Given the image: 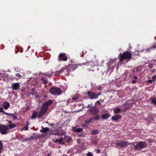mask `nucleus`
<instances>
[{
  "mask_svg": "<svg viewBox=\"0 0 156 156\" xmlns=\"http://www.w3.org/2000/svg\"><path fill=\"white\" fill-rule=\"evenodd\" d=\"M52 103V101L50 100L43 104L42 108L39 111L38 117H41L46 113L48 109L49 106Z\"/></svg>",
  "mask_w": 156,
  "mask_h": 156,
  "instance_id": "1",
  "label": "nucleus"
},
{
  "mask_svg": "<svg viewBox=\"0 0 156 156\" xmlns=\"http://www.w3.org/2000/svg\"><path fill=\"white\" fill-rule=\"evenodd\" d=\"M132 54L128 51L124 52L122 54L119 55V61L122 62L124 60H126L127 62L131 59Z\"/></svg>",
  "mask_w": 156,
  "mask_h": 156,
  "instance_id": "2",
  "label": "nucleus"
},
{
  "mask_svg": "<svg viewBox=\"0 0 156 156\" xmlns=\"http://www.w3.org/2000/svg\"><path fill=\"white\" fill-rule=\"evenodd\" d=\"M49 91L52 95H55L56 94L58 95L62 93V91L61 89L58 87H53L49 90Z\"/></svg>",
  "mask_w": 156,
  "mask_h": 156,
  "instance_id": "3",
  "label": "nucleus"
},
{
  "mask_svg": "<svg viewBox=\"0 0 156 156\" xmlns=\"http://www.w3.org/2000/svg\"><path fill=\"white\" fill-rule=\"evenodd\" d=\"M87 95L89 98L91 99H97L99 96L101 94L100 92H94L91 91H89L87 93Z\"/></svg>",
  "mask_w": 156,
  "mask_h": 156,
  "instance_id": "4",
  "label": "nucleus"
},
{
  "mask_svg": "<svg viewBox=\"0 0 156 156\" xmlns=\"http://www.w3.org/2000/svg\"><path fill=\"white\" fill-rule=\"evenodd\" d=\"M147 144L145 141H140L137 143L136 145H134L135 149L136 150H141L146 147Z\"/></svg>",
  "mask_w": 156,
  "mask_h": 156,
  "instance_id": "5",
  "label": "nucleus"
},
{
  "mask_svg": "<svg viewBox=\"0 0 156 156\" xmlns=\"http://www.w3.org/2000/svg\"><path fill=\"white\" fill-rule=\"evenodd\" d=\"M88 112H89L90 114L93 115H97L99 112V109L95 106H93L89 109L88 110Z\"/></svg>",
  "mask_w": 156,
  "mask_h": 156,
  "instance_id": "6",
  "label": "nucleus"
},
{
  "mask_svg": "<svg viewBox=\"0 0 156 156\" xmlns=\"http://www.w3.org/2000/svg\"><path fill=\"white\" fill-rule=\"evenodd\" d=\"M8 127L6 125H0V132L2 134H6L7 133Z\"/></svg>",
  "mask_w": 156,
  "mask_h": 156,
  "instance_id": "7",
  "label": "nucleus"
},
{
  "mask_svg": "<svg viewBox=\"0 0 156 156\" xmlns=\"http://www.w3.org/2000/svg\"><path fill=\"white\" fill-rule=\"evenodd\" d=\"M68 59L67 57L64 53H60L58 56V59L59 62L63 61H66Z\"/></svg>",
  "mask_w": 156,
  "mask_h": 156,
  "instance_id": "8",
  "label": "nucleus"
},
{
  "mask_svg": "<svg viewBox=\"0 0 156 156\" xmlns=\"http://www.w3.org/2000/svg\"><path fill=\"white\" fill-rule=\"evenodd\" d=\"M115 144L116 146H119L121 148L124 147L129 145L128 142L126 141H122L116 143Z\"/></svg>",
  "mask_w": 156,
  "mask_h": 156,
  "instance_id": "9",
  "label": "nucleus"
},
{
  "mask_svg": "<svg viewBox=\"0 0 156 156\" xmlns=\"http://www.w3.org/2000/svg\"><path fill=\"white\" fill-rule=\"evenodd\" d=\"M83 65L87 66H90L91 68L94 66V65L92 61H87L85 62L80 63L79 64V65L80 66H81Z\"/></svg>",
  "mask_w": 156,
  "mask_h": 156,
  "instance_id": "10",
  "label": "nucleus"
},
{
  "mask_svg": "<svg viewBox=\"0 0 156 156\" xmlns=\"http://www.w3.org/2000/svg\"><path fill=\"white\" fill-rule=\"evenodd\" d=\"M116 60V59H111L109 61L108 64L110 68L113 69L115 67L116 64L115 62Z\"/></svg>",
  "mask_w": 156,
  "mask_h": 156,
  "instance_id": "11",
  "label": "nucleus"
},
{
  "mask_svg": "<svg viewBox=\"0 0 156 156\" xmlns=\"http://www.w3.org/2000/svg\"><path fill=\"white\" fill-rule=\"evenodd\" d=\"M76 65H69L67 67V72H68L69 73H70V71H73L76 69Z\"/></svg>",
  "mask_w": 156,
  "mask_h": 156,
  "instance_id": "12",
  "label": "nucleus"
},
{
  "mask_svg": "<svg viewBox=\"0 0 156 156\" xmlns=\"http://www.w3.org/2000/svg\"><path fill=\"white\" fill-rule=\"evenodd\" d=\"M93 119V118L91 117L89 120H86L84 121V126L86 127H88L89 124L91 123V121Z\"/></svg>",
  "mask_w": 156,
  "mask_h": 156,
  "instance_id": "13",
  "label": "nucleus"
},
{
  "mask_svg": "<svg viewBox=\"0 0 156 156\" xmlns=\"http://www.w3.org/2000/svg\"><path fill=\"white\" fill-rule=\"evenodd\" d=\"M101 116L102 119L103 120L106 119L110 117V115L108 113H106L105 114H101Z\"/></svg>",
  "mask_w": 156,
  "mask_h": 156,
  "instance_id": "14",
  "label": "nucleus"
},
{
  "mask_svg": "<svg viewBox=\"0 0 156 156\" xmlns=\"http://www.w3.org/2000/svg\"><path fill=\"white\" fill-rule=\"evenodd\" d=\"M20 84L17 83H13L12 85V88L13 90H17L20 87Z\"/></svg>",
  "mask_w": 156,
  "mask_h": 156,
  "instance_id": "15",
  "label": "nucleus"
},
{
  "mask_svg": "<svg viewBox=\"0 0 156 156\" xmlns=\"http://www.w3.org/2000/svg\"><path fill=\"white\" fill-rule=\"evenodd\" d=\"M39 114V112L38 113L36 111H34L33 112L32 115L31 116V119H34L36 118L37 117L38 118H40L41 117H38V115Z\"/></svg>",
  "mask_w": 156,
  "mask_h": 156,
  "instance_id": "16",
  "label": "nucleus"
},
{
  "mask_svg": "<svg viewBox=\"0 0 156 156\" xmlns=\"http://www.w3.org/2000/svg\"><path fill=\"white\" fill-rule=\"evenodd\" d=\"M72 129L74 132H76V133H78L82 132L83 130L82 128H76V127H73Z\"/></svg>",
  "mask_w": 156,
  "mask_h": 156,
  "instance_id": "17",
  "label": "nucleus"
},
{
  "mask_svg": "<svg viewBox=\"0 0 156 156\" xmlns=\"http://www.w3.org/2000/svg\"><path fill=\"white\" fill-rule=\"evenodd\" d=\"M2 106L5 109L7 110L9 107L10 105L9 103L7 101L3 103Z\"/></svg>",
  "mask_w": 156,
  "mask_h": 156,
  "instance_id": "18",
  "label": "nucleus"
},
{
  "mask_svg": "<svg viewBox=\"0 0 156 156\" xmlns=\"http://www.w3.org/2000/svg\"><path fill=\"white\" fill-rule=\"evenodd\" d=\"M4 114L8 116H12L14 119H17V116L16 115H15L14 113H8L5 112Z\"/></svg>",
  "mask_w": 156,
  "mask_h": 156,
  "instance_id": "19",
  "label": "nucleus"
},
{
  "mask_svg": "<svg viewBox=\"0 0 156 156\" xmlns=\"http://www.w3.org/2000/svg\"><path fill=\"white\" fill-rule=\"evenodd\" d=\"M121 116L120 115H115L114 116L112 117L111 119L114 120L115 121H116L119 118H121Z\"/></svg>",
  "mask_w": 156,
  "mask_h": 156,
  "instance_id": "20",
  "label": "nucleus"
},
{
  "mask_svg": "<svg viewBox=\"0 0 156 156\" xmlns=\"http://www.w3.org/2000/svg\"><path fill=\"white\" fill-rule=\"evenodd\" d=\"M42 129L40 130V132L42 133H45L49 131V129L48 128H44L43 126H41Z\"/></svg>",
  "mask_w": 156,
  "mask_h": 156,
  "instance_id": "21",
  "label": "nucleus"
},
{
  "mask_svg": "<svg viewBox=\"0 0 156 156\" xmlns=\"http://www.w3.org/2000/svg\"><path fill=\"white\" fill-rule=\"evenodd\" d=\"M41 80L42 81V83L45 85H46L48 81V79L45 77H42L41 78Z\"/></svg>",
  "mask_w": 156,
  "mask_h": 156,
  "instance_id": "22",
  "label": "nucleus"
},
{
  "mask_svg": "<svg viewBox=\"0 0 156 156\" xmlns=\"http://www.w3.org/2000/svg\"><path fill=\"white\" fill-rule=\"evenodd\" d=\"M90 133L92 135L97 134L99 133V131L97 129H93L91 131Z\"/></svg>",
  "mask_w": 156,
  "mask_h": 156,
  "instance_id": "23",
  "label": "nucleus"
},
{
  "mask_svg": "<svg viewBox=\"0 0 156 156\" xmlns=\"http://www.w3.org/2000/svg\"><path fill=\"white\" fill-rule=\"evenodd\" d=\"M114 112L115 113L117 114L121 112L120 109L118 108H115L113 110Z\"/></svg>",
  "mask_w": 156,
  "mask_h": 156,
  "instance_id": "24",
  "label": "nucleus"
},
{
  "mask_svg": "<svg viewBox=\"0 0 156 156\" xmlns=\"http://www.w3.org/2000/svg\"><path fill=\"white\" fill-rule=\"evenodd\" d=\"M7 126L8 127V129H11L13 128H15L16 127V124L12 123L11 124L8 125Z\"/></svg>",
  "mask_w": 156,
  "mask_h": 156,
  "instance_id": "25",
  "label": "nucleus"
},
{
  "mask_svg": "<svg viewBox=\"0 0 156 156\" xmlns=\"http://www.w3.org/2000/svg\"><path fill=\"white\" fill-rule=\"evenodd\" d=\"M63 140V139L62 138H60L59 139H56L55 141V143L58 142L59 144H64V143L62 142V141Z\"/></svg>",
  "mask_w": 156,
  "mask_h": 156,
  "instance_id": "26",
  "label": "nucleus"
},
{
  "mask_svg": "<svg viewBox=\"0 0 156 156\" xmlns=\"http://www.w3.org/2000/svg\"><path fill=\"white\" fill-rule=\"evenodd\" d=\"M30 94L33 95H36L37 94V91L34 88H32L31 90V92L30 93Z\"/></svg>",
  "mask_w": 156,
  "mask_h": 156,
  "instance_id": "27",
  "label": "nucleus"
},
{
  "mask_svg": "<svg viewBox=\"0 0 156 156\" xmlns=\"http://www.w3.org/2000/svg\"><path fill=\"white\" fill-rule=\"evenodd\" d=\"M125 105H126V106L123 109V111L125 112L126 111L127 109H129V106H132V104H129V105H127L126 104H125Z\"/></svg>",
  "mask_w": 156,
  "mask_h": 156,
  "instance_id": "28",
  "label": "nucleus"
},
{
  "mask_svg": "<svg viewBox=\"0 0 156 156\" xmlns=\"http://www.w3.org/2000/svg\"><path fill=\"white\" fill-rule=\"evenodd\" d=\"M150 99L152 103L156 105V97L155 98H152L151 97V98Z\"/></svg>",
  "mask_w": 156,
  "mask_h": 156,
  "instance_id": "29",
  "label": "nucleus"
},
{
  "mask_svg": "<svg viewBox=\"0 0 156 156\" xmlns=\"http://www.w3.org/2000/svg\"><path fill=\"white\" fill-rule=\"evenodd\" d=\"M95 116L92 117L93 118V119L94 120H99V118L100 117V116L98 114L96 115Z\"/></svg>",
  "mask_w": 156,
  "mask_h": 156,
  "instance_id": "30",
  "label": "nucleus"
},
{
  "mask_svg": "<svg viewBox=\"0 0 156 156\" xmlns=\"http://www.w3.org/2000/svg\"><path fill=\"white\" fill-rule=\"evenodd\" d=\"M29 124V121H27V123L24 128V129H25V130H27L28 129Z\"/></svg>",
  "mask_w": 156,
  "mask_h": 156,
  "instance_id": "31",
  "label": "nucleus"
},
{
  "mask_svg": "<svg viewBox=\"0 0 156 156\" xmlns=\"http://www.w3.org/2000/svg\"><path fill=\"white\" fill-rule=\"evenodd\" d=\"M3 147V143L2 142V141L0 140V154L1 153V151Z\"/></svg>",
  "mask_w": 156,
  "mask_h": 156,
  "instance_id": "32",
  "label": "nucleus"
},
{
  "mask_svg": "<svg viewBox=\"0 0 156 156\" xmlns=\"http://www.w3.org/2000/svg\"><path fill=\"white\" fill-rule=\"evenodd\" d=\"M78 98V97L77 96H74L72 99V100L73 101H77Z\"/></svg>",
  "mask_w": 156,
  "mask_h": 156,
  "instance_id": "33",
  "label": "nucleus"
},
{
  "mask_svg": "<svg viewBox=\"0 0 156 156\" xmlns=\"http://www.w3.org/2000/svg\"><path fill=\"white\" fill-rule=\"evenodd\" d=\"M77 135L79 136V137H83L84 136V134H83V133H82L79 134H77Z\"/></svg>",
  "mask_w": 156,
  "mask_h": 156,
  "instance_id": "34",
  "label": "nucleus"
},
{
  "mask_svg": "<svg viewBox=\"0 0 156 156\" xmlns=\"http://www.w3.org/2000/svg\"><path fill=\"white\" fill-rule=\"evenodd\" d=\"M65 69H66L65 68L63 67V68H62L59 70V71L60 73L61 72L64 71H65Z\"/></svg>",
  "mask_w": 156,
  "mask_h": 156,
  "instance_id": "35",
  "label": "nucleus"
},
{
  "mask_svg": "<svg viewBox=\"0 0 156 156\" xmlns=\"http://www.w3.org/2000/svg\"><path fill=\"white\" fill-rule=\"evenodd\" d=\"M0 112H2L5 113V112L3 111V108L2 107H0Z\"/></svg>",
  "mask_w": 156,
  "mask_h": 156,
  "instance_id": "36",
  "label": "nucleus"
},
{
  "mask_svg": "<svg viewBox=\"0 0 156 156\" xmlns=\"http://www.w3.org/2000/svg\"><path fill=\"white\" fill-rule=\"evenodd\" d=\"M87 154V156H93L92 154L90 152H88Z\"/></svg>",
  "mask_w": 156,
  "mask_h": 156,
  "instance_id": "37",
  "label": "nucleus"
},
{
  "mask_svg": "<svg viewBox=\"0 0 156 156\" xmlns=\"http://www.w3.org/2000/svg\"><path fill=\"white\" fill-rule=\"evenodd\" d=\"M71 138H70V137H68L67 140V141L68 142H69L71 141Z\"/></svg>",
  "mask_w": 156,
  "mask_h": 156,
  "instance_id": "38",
  "label": "nucleus"
},
{
  "mask_svg": "<svg viewBox=\"0 0 156 156\" xmlns=\"http://www.w3.org/2000/svg\"><path fill=\"white\" fill-rule=\"evenodd\" d=\"M16 76L17 77H22V76L19 73H17L16 74Z\"/></svg>",
  "mask_w": 156,
  "mask_h": 156,
  "instance_id": "39",
  "label": "nucleus"
},
{
  "mask_svg": "<svg viewBox=\"0 0 156 156\" xmlns=\"http://www.w3.org/2000/svg\"><path fill=\"white\" fill-rule=\"evenodd\" d=\"M156 78V76L154 75L152 77V80L154 81H155Z\"/></svg>",
  "mask_w": 156,
  "mask_h": 156,
  "instance_id": "40",
  "label": "nucleus"
},
{
  "mask_svg": "<svg viewBox=\"0 0 156 156\" xmlns=\"http://www.w3.org/2000/svg\"><path fill=\"white\" fill-rule=\"evenodd\" d=\"M60 73L59 72V71H57L55 73V75H58Z\"/></svg>",
  "mask_w": 156,
  "mask_h": 156,
  "instance_id": "41",
  "label": "nucleus"
},
{
  "mask_svg": "<svg viewBox=\"0 0 156 156\" xmlns=\"http://www.w3.org/2000/svg\"><path fill=\"white\" fill-rule=\"evenodd\" d=\"M153 81H154L152 80H150L148 81V83H152Z\"/></svg>",
  "mask_w": 156,
  "mask_h": 156,
  "instance_id": "42",
  "label": "nucleus"
},
{
  "mask_svg": "<svg viewBox=\"0 0 156 156\" xmlns=\"http://www.w3.org/2000/svg\"><path fill=\"white\" fill-rule=\"evenodd\" d=\"M136 82V80H132V83H133V84H134V83H135Z\"/></svg>",
  "mask_w": 156,
  "mask_h": 156,
  "instance_id": "43",
  "label": "nucleus"
},
{
  "mask_svg": "<svg viewBox=\"0 0 156 156\" xmlns=\"http://www.w3.org/2000/svg\"><path fill=\"white\" fill-rule=\"evenodd\" d=\"M96 152L97 153H99L100 152V150L99 149H97L96 150Z\"/></svg>",
  "mask_w": 156,
  "mask_h": 156,
  "instance_id": "44",
  "label": "nucleus"
},
{
  "mask_svg": "<svg viewBox=\"0 0 156 156\" xmlns=\"http://www.w3.org/2000/svg\"><path fill=\"white\" fill-rule=\"evenodd\" d=\"M91 107H91V106L90 105H88L87 106V108H91Z\"/></svg>",
  "mask_w": 156,
  "mask_h": 156,
  "instance_id": "45",
  "label": "nucleus"
},
{
  "mask_svg": "<svg viewBox=\"0 0 156 156\" xmlns=\"http://www.w3.org/2000/svg\"><path fill=\"white\" fill-rule=\"evenodd\" d=\"M155 70L154 69H153L151 70V72L153 73H155Z\"/></svg>",
  "mask_w": 156,
  "mask_h": 156,
  "instance_id": "46",
  "label": "nucleus"
},
{
  "mask_svg": "<svg viewBox=\"0 0 156 156\" xmlns=\"http://www.w3.org/2000/svg\"><path fill=\"white\" fill-rule=\"evenodd\" d=\"M7 121L9 123H11V124L12 123V122L11 121Z\"/></svg>",
  "mask_w": 156,
  "mask_h": 156,
  "instance_id": "47",
  "label": "nucleus"
},
{
  "mask_svg": "<svg viewBox=\"0 0 156 156\" xmlns=\"http://www.w3.org/2000/svg\"><path fill=\"white\" fill-rule=\"evenodd\" d=\"M133 78L135 79H136L137 78V77L136 76H134L133 77Z\"/></svg>",
  "mask_w": 156,
  "mask_h": 156,
  "instance_id": "48",
  "label": "nucleus"
},
{
  "mask_svg": "<svg viewBox=\"0 0 156 156\" xmlns=\"http://www.w3.org/2000/svg\"><path fill=\"white\" fill-rule=\"evenodd\" d=\"M51 155V154L50 153H49L47 154V156H50Z\"/></svg>",
  "mask_w": 156,
  "mask_h": 156,
  "instance_id": "49",
  "label": "nucleus"
},
{
  "mask_svg": "<svg viewBox=\"0 0 156 156\" xmlns=\"http://www.w3.org/2000/svg\"><path fill=\"white\" fill-rule=\"evenodd\" d=\"M139 54V53H137L136 54H134V55H138Z\"/></svg>",
  "mask_w": 156,
  "mask_h": 156,
  "instance_id": "50",
  "label": "nucleus"
},
{
  "mask_svg": "<svg viewBox=\"0 0 156 156\" xmlns=\"http://www.w3.org/2000/svg\"><path fill=\"white\" fill-rule=\"evenodd\" d=\"M97 103H99L100 104V102L99 101H98L97 102Z\"/></svg>",
  "mask_w": 156,
  "mask_h": 156,
  "instance_id": "51",
  "label": "nucleus"
},
{
  "mask_svg": "<svg viewBox=\"0 0 156 156\" xmlns=\"http://www.w3.org/2000/svg\"><path fill=\"white\" fill-rule=\"evenodd\" d=\"M51 126H53V125H54V124H51Z\"/></svg>",
  "mask_w": 156,
  "mask_h": 156,
  "instance_id": "52",
  "label": "nucleus"
},
{
  "mask_svg": "<svg viewBox=\"0 0 156 156\" xmlns=\"http://www.w3.org/2000/svg\"><path fill=\"white\" fill-rule=\"evenodd\" d=\"M151 67H153V66L152 65H151Z\"/></svg>",
  "mask_w": 156,
  "mask_h": 156,
  "instance_id": "53",
  "label": "nucleus"
},
{
  "mask_svg": "<svg viewBox=\"0 0 156 156\" xmlns=\"http://www.w3.org/2000/svg\"><path fill=\"white\" fill-rule=\"evenodd\" d=\"M101 89V87H99L98 88V90H100Z\"/></svg>",
  "mask_w": 156,
  "mask_h": 156,
  "instance_id": "54",
  "label": "nucleus"
},
{
  "mask_svg": "<svg viewBox=\"0 0 156 156\" xmlns=\"http://www.w3.org/2000/svg\"><path fill=\"white\" fill-rule=\"evenodd\" d=\"M77 142H78V143H79L80 142H79V141H78V140L77 141Z\"/></svg>",
  "mask_w": 156,
  "mask_h": 156,
  "instance_id": "55",
  "label": "nucleus"
},
{
  "mask_svg": "<svg viewBox=\"0 0 156 156\" xmlns=\"http://www.w3.org/2000/svg\"><path fill=\"white\" fill-rule=\"evenodd\" d=\"M91 70H92V71H93V70H93H93H92V69H91Z\"/></svg>",
  "mask_w": 156,
  "mask_h": 156,
  "instance_id": "56",
  "label": "nucleus"
},
{
  "mask_svg": "<svg viewBox=\"0 0 156 156\" xmlns=\"http://www.w3.org/2000/svg\"><path fill=\"white\" fill-rule=\"evenodd\" d=\"M17 52H16V53H17Z\"/></svg>",
  "mask_w": 156,
  "mask_h": 156,
  "instance_id": "57",
  "label": "nucleus"
}]
</instances>
